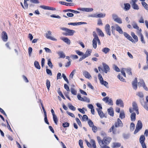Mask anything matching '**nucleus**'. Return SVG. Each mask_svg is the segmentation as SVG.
<instances>
[{
	"mask_svg": "<svg viewBox=\"0 0 148 148\" xmlns=\"http://www.w3.org/2000/svg\"><path fill=\"white\" fill-rule=\"evenodd\" d=\"M88 123L90 126L92 127L93 126H94L93 123L90 120H88Z\"/></svg>",
	"mask_w": 148,
	"mask_h": 148,
	"instance_id": "64",
	"label": "nucleus"
},
{
	"mask_svg": "<svg viewBox=\"0 0 148 148\" xmlns=\"http://www.w3.org/2000/svg\"><path fill=\"white\" fill-rule=\"evenodd\" d=\"M129 112L131 114L130 116V118L131 120L132 121H135L136 120V114L134 112H133V110L132 108H129Z\"/></svg>",
	"mask_w": 148,
	"mask_h": 148,
	"instance_id": "6",
	"label": "nucleus"
},
{
	"mask_svg": "<svg viewBox=\"0 0 148 148\" xmlns=\"http://www.w3.org/2000/svg\"><path fill=\"white\" fill-rule=\"evenodd\" d=\"M2 38L3 40L4 41L6 42L7 41L8 37L7 34L5 32L3 31L2 32Z\"/></svg>",
	"mask_w": 148,
	"mask_h": 148,
	"instance_id": "14",
	"label": "nucleus"
},
{
	"mask_svg": "<svg viewBox=\"0 0 148 148\" xmlns=\"http://www.w3.org/2000/svg\"><path fill=\"white\" fill-rule=\"evenodd\" d=\"M58 53L60 56V58H64L65 57L64 54L62 51H59L58 52Z\"/></svg>",
	"mask_w": 148,
	"mask_h": 148,
	"instance_id": "32",
	"label": "nucleus"
},
{
	"mask_svg": "<svg viewBox=\"0 0 148 148\" xmlns=\"http://www.w3.org/2000/svg\"><path fill=\"white\" fill-rule=\"evenodd\" d=\"M135 125L134 123H131L130 125V130L133 131Z\"/></svg>",
	"mask_w": 148,
	"mask_h": 148,
	"instance_id": "46",
	"label": "nucleus"
},
{
	"mask_svg": "<svg viewBox=\"0 0 148 148\" xmlns=\"http://www.w3.org/2000/svg\"><path fill=\"white\" fill-rule=\"evenodd\" d=\"M121 145L120 143H113L112 147L113 148H115L120 147Z\"/></svg>",
	"mask_w": 148,
	"mask_h": 148,
	"instance_id": "24",
	"label": "nucleus"
},
{
	"mask_svg": "<svg viewBox=\"0 0 148 148\" xmlns=\"http://www.w3.org/2000/svg\"><path fill=\"white\" fill-rule=\"evenodd\" d=\"M125 71H126L127 73L129 75H132V73L130 69L122 68L121 70V72L124 77H126V75L125 72Z\"/></svg>",
	"mask_w": 148,
	"mask_h": 148,
	"instance_id": "5",
	"label": "nucleus"
},
{
	"mask_svg": "<svg viewBox=\"0 0 148 148\" xmlns=\"http://www.w3.org/2000/svg\"><path fill=\"white\" fill-rule=\"evenodd\" d=\"M114 125L116 127H122L123 126V124L121 120L118 118L117 120V122L115 123Z\"/></svg>",
	"mask_w": 148,
	"mask_h": 148,
	"instance_id": "10",
	"label": "nucleus"
},
{
	"mask_svg": "<svg viewBox=\"0 0 148 148\" xmlns=\"http://www.w3.org/2000/svg\"><path fill=\"white\" fill-rule=\"evenodd\" d=\"M100 83L104 85L106 87H108V83L106 81L103 80Z\"/></svg>",
	"mask_w": 148,
	"mask_h": 148,
	"instance_id": "47",
	"label": "nucleus"
},
{
	"mask_svg": "<svg viewBox=\"0 0 148 148\" xmlns=\"http://www.w3.org/2000/svg\"><path fill=\"white\" fill-rule=\"evenodd\" d=\"M97 138L98 143H99L100 145L101 146V145H102L104 144V143H103V140H101V138L99 136H97Z\"/></svg>",
	"mask_w": 148,
	"mask_h": 148,
	"instance_id": "29",
	"label": "nucleus"
},
{
	"mask_svg": "<svg viewBox=\"0 0 148 148\" xmlns=\"http://www.w3.org/2000/svg\"><path fill=\"white\" fill-rule=\"evenodd\" d=\"M50 17L52 18L60 19L61 17L59 15L56 16V14H53L50 15Z\"/></svg>",
	"mask_w": 148,
	"mask_h": 148,
	"instance_id": "49",
	"label": "nucleus"
},
{
	"mask_svg": "<svg viewBox=\"0 0 148 148\" xmlns=\"http://www.w3.org/2000/svg\"><path fill=\"white\" fill-rule=\"evenodd\" d=\"M96 110L101 118H103L104 116V114L102 111L101 110H99L98 108H97Z\"/></svg>",
	"mask_w": 148,
	"mask_h": 148,
	"instance_id": "22",
	"label": "nucleus"
},
{
	"mask_svg": "<svg viewBox=\"0 0 148 148\" xmlns=\"http://www.w3.org/2000/svg\"><path fill=\"white\" fill-rule=\"evenodd\" d=\"M117 77L121 81L124 82V79L123 77L121 76L120 74L118 75L117 76Z\"/></svg>",
	"mask_w": 148,
	"mask_h": 148,
	"instance_id": "62",
	"label": "nucleus"
},
{
	"mask_svg": "<svg viewBox=\"0 0 148 148\" xmlns=\"http://www.w3.org/2000/svg\"><path fill=\"white\" fill-rule=\"evenodd\" d=\"M141 3L144 8L147 10H148V5L145 1L141 2Z\"/></svg>",
	"mask_w": 148,
	"mask_h": 148,
	"instance_id": "38",
	"label": "nucleus"
},
{
	"mask_svg": "<svg viewBox=\"0 0 148 148\" xmlns=\"http://www.w3.org/2000/svg\"><path fill=\"white\" fill-rule=\"evenodd\" d=\"M82 118L83 121H87L88 119V117L86 115H84L82 117Z\"/></svg>",
	"mask_w": 148,
	"mask_h": 148,
	"instance_id": "58",
	"label": "nucleus"
},
{
	"mask_svg": "<svg viewBox=\"0 0 148 148\" xmlns=\"http://www.w3.org/2000/svg\"><path fill=\"white\" fill-rule=\"evenodd\" d=\"M131 35L133 38L136 40V41L137 42L138 41V37L136 35H135L134 33L133 32H132L131 33Z\"/></svg>",
	"mask_w": 148,
	"mask_h": 148,
	"instance_id": "35",
	"label": "nucleus"
},
{
	"mask_svg": "<svg viewBox=\"0 0 148 148\" xmlns=\"http://www.w3.org/2000/svg\"><path fill=\"white\" fill-rule=\"evenodd\" d=\"M103 67L104 69V72L106 73H107L110 71V68L108 65L105 64H103Z\"/></svg>",
	"mask_w": 148,
	"mask_h": 148,
	"instance_id": "19",
	"label": "nucleus"
},
{
	"mask_svg": "<svg viewBox=\"0 0 148 148\" xmlns=\"http://www.w3.org/2000/svg\"><path fill=\"white\" fill-rule=\"evenodd\" d=\"M47 64L51 68H53V65L52 64L50 59L48 60Z\"/></svg>",
	"mask_w": 148,
	"mask_h": 148,
	"instance_id": "44",
	"label": "nucleus"
},
{
	"mask_svg": "<svg viewBox=\"0 0 148 148\" xmlns=\"http://www.w3.org/2000/svg\"><path fill=\"white\" fill-rule=\"evenodd\" d=\"M46 86L48 90H49L50 86V83L48 79H47L46 80Z\"/></svg>",
	"mask_w": 148,
	"mask_h": 148,
	"instance_id": "43",
	"label": "nucleus"
},
{
	"mask_svg": "<svg viewBox=\"0 0 148 148\" xmlns=\"http://www.w3.org/2000/svg\"><path fill=\"white\" fill-rule=\"evenodd\" d=\"M125 117V114L123 110H121L120 113L119 118L121 119H123Z\"/></svg>",
	"mask_w": 148,
	"mask_h": 148,
	"instance_id": "25",
	"label": "nucleus"
},
{
	"mask_svg": "<svg viewBox=\"0 0 148 148\" xmlns=\"http://www.w3.org/2000/svg\"><path fill=\"white\" fill-rule=\"evenodd\" d=\"M61 29L64 31L66 32L63 33V34L66 36H72L75 32V31L70 29L66 28H62Z\"/></svg>",
	"mask_w": 148,
	"mask_h": 148,
	"instance_id": "2",
	"label": "nucleus"
},
{
	"mask_svg": "<svg viewBox=\"0 0 148 148\" xmlns=\"http://www.w3.org/2000/svg\"><path fill=\"white\" fill-rule=\"evenodd\" d=\"M116 104L117 106H119L120 107H123L124 104L122 100L120 99H117L116 101Z\"/></svg>",
	"mask_w": 148,
	"mask_h": 148,
	"instance_id": "15",
	"label": "nucleus"
},
{
	"mask_svg": "<svg viewBox=\"0 0 148 148\" xmlns=\"http://www.w3.org/2000/svg\"><path fill=\"white\" fill-rule=\"evenodd\" d=\"M62 77H63L64 80L66 82L67 84L69 83V81L66 77V76L64 74H62Z\"/></svg>",
	"mask_w": 148,
	"mask_h": 148,
	"instance_id": "48",
	"label": "nucleus"
},
{
	"mask_svg": "<svg viewBox=\"0 0 148 148\" xmlns=\"http://www.w3.org/2000/svg\"><path fill=\"white\" fill-rule=\"evenodd\" d=\"M71 91L72 94L74 95H76L77 92V91L73 88H71Z\"/></svg>",
	"mask_w": 148,
	"mask_h": 148,
	"instance_id": "39",
	"label": "nucleus"
},
{
	"mask_svg": "<svg viewBox=\"0 0 148 148\" xmlns=\"http://www.w3.org/2000/svg\"><path fill=\"white\" fill-rule=\"evenodd\" d=\"M132 106L133 110L136 113L138 114H139L138 108L136 103L134 102L132 103Z\"/></svg>",
	"mask_w": 148,
	"mask_h": 148,
	"instance_id": "9",
	"label": "nucleus"
},
{
	"mask_svg": "<svg viewBox=\"0 0 148 148\" xmlns=\"http://www.w3.org/2000/svg\"><path fill=\"white\" fill-rule=\"evenodd\" d=\"M114 21L119 24H121L122 23L121 19L119 17L115 20Z\"/></svg>",
	"mask_w": 148,
	"mask_h": 148,
	"instance_id": "42",
	"label": "nucleus"
},
{
	"mask_svg": "<svg viewBox=\"0 0 148 148\" xmlns=\"http://www.w3.org/2000/svg\"><path fill=\"white\" fill-rule=\"evenodd\" d=\"M75 52L79 56H82L84 54V53L81 52L79 50H76Z\"/></svg>",
	"mask_w": 148,
	"mask_h": 148,
	"instance_id": "61",
	"label": "nucleus"
},
{
	"mask_svg": "<svg viewBox=\"0 0 148 148\" xmlns=\"http://www.w3.org/2000/svg\"><path fill=\"white\" fill-rule=\"evenodd\" d=\"M112 19L114 21L116 19L119 17L116 14L114 13L113 14H112Z\"/></svg>",
	"mask_w": 148,
	"mask_h": 148,
	"instance_id": "45",
	"label": "nucleus"
},
{
	"mask_svg": "<svg viewBox=\"0 0 148 148\" xmlns=\"http://www.w3.org/2000/svg\"><path fill=\"white\" fill-rule=\"evenodd\" d=\"M76 71V70H73L72 72L71 73L69 76V79L71 80L72 79H73L74 75Z\"/></svg>",
	"mask_w": 148,
	"mask_h": 148,
	"instance_id": "23",
	"label": "nucleus"
},
{
	"mask_svg": "<svg viewBox=\"0 0 148 148\" xmlns=\"http://www.w3.org/2000/svg\"><path fill=\"white\" fill-rule=\"evenodd\" d=\"M132 25L133 27L136 29H138L139 27L138 26L137 24L135 22H133L132 23Z\"/></svg>",
	"mask_w": 148,
	"mask_h": 148,
	"instance_id": "28",
	"label": "nucleus"
},
{
	"mask_svg": "<svg viewBox=\"0 0 148 148\" xmlns=\"http://www.w3.org/2000/svg\"><path fill=\"white\" fill-rule=\"evenodd\" d=\"M34 65L35 67L38 69H40V66L39 65V62L37 61H35L34 62Z\"/></svg>",
	"mask_w": 148,
	"mask_h": 148,
	"instance_id": "30",
	"label": "nucleus"
},
{
	"mask_svg": "<svg viewBox=\"0 0 148 148\" xmlns=\"http://www.w3.org/2000/svg\"><path fill=\"white\" fill-rule=\"evenodd\" d=\"M114 125H112L111 127L110 128V129L109 130V132H111L112 131H113V134H115V131L114 130Z\"/></svg>",
	"mask_w": 148,
	"mask_h": 148,
	"instance_id": "51",
	"label": "nucleus"
},
{
	"mask_svg": "<svg viewBox=\"0 0 148 148\" xmlns=\"http://www.w3.org/2000/svg\"><path fill=\"white\" fill-rule=\"evenodd\" d=\"M53 121L56 124H57V122H58V119L57 118L56 116H53Z\"/></svg>",
	"mask_w": 148,
	"mask_h": 148,
	"instance_id": "59",
	"label": "nucleus"
},
{
	"mask_svg": "<svg viewBox=\"0 0 148 148\" xmlns=\"http://www.w3.org/2000/svg\"><path fill=\"white\" fill-rule=\"evenodd\" d=\"M123 34L124 36L128 39L130 37H131L130 35L125 32H124Z\"/></svg>",
	"mask_w": 148,
	"mask_h": 148,
	"instance_id": "57",
	"label": "nucleus"
},
{
	"mask_svg": "<svg viewBox=\"0 0 148 148\" xmlns=\"http://www.w3.org/2000/svg\"><path fill=\"white\" fill-rule=\"evenodd\" d=\"M68 106L70 109L73 111H75L76 110L75 108L70 103L68 104Z\"/></svg>",
	"mask_w": 148,
	"mask_h": 148,
	"instance_id": "37",
	"label": "nucleus"
},
{
	"mask_svg": "<svg viewBox=\"0 0 148 148\" xmlns=\"http://www.w3.org/2000/svg\"><path fill=\"white\" fill-rule=\"evenodd\" d=\"M105 29L106 33L109 36L111 35V31L110 27V25L108 24H107L105 27Z\"/></svg>",
	"mask_w": 148,
	"mask_h": 148,
	"instance_id": "12",
	"label": "nucleus"
},
{
	"mask_svg": "<svg viewBox=\"0 0 148 148\" xmlns=\"http://www.w3.org/2000/svg\"><path fill=\"white\" fill-rule=\"evenodd\" d=\"M113 68L117 72H119L120 71L119 68L115 65L114 66Z\"/></svg>",
	"mask_w": 148,
	"mask_h": 148,
	"instance_id": "60",
	"label": "nucleus"
},
{
	"mask_svg": "<svg viewBox=\"0 0 148 148\" xmlns=\"http://www.w3.org/2000/svg\"><path fill=\"white\" fill-rule=\"evenodd\" d=\"M110 98L108 97H106L103 99V100L106 103H108V101Z\"/></svg>",
	"mask_w": 148,
	"mask_h": 148,
	"instance_id": "55",
	"label": "nucleus"
},
{
	"mask_svg": "<svg viewBox=\"0 0 148 148\" xmlns=\"http://www.w3.org/2000/svg\"><path fill=\"white\" fill-rule=\"evenodd\" d=\"M108 105L112 106L113 105V101L110 98L108 101V103H107Z\"/></svg>",
	"mask_w": 148,
	"mask_h": 148,
	"instance_id": "56",
	"label": "nucleus"
},
{
	"mask_svg": "<svg viewBox=\"0 0 148 148\" xmlns=\"http://www.w3.org/2000/svg\"><path fill=\"white\" fill-rule=\"evenodd\" d=\"M124 10L125 11H127L129 10L130 9V6L129 3H125L124 4Z\"/></svg>",
	"mask_w": 148,
	"mask_h": 148,
	"instance_id": "26",
	"label": "nucleus"
},
{
	"mask_svg": "<svg viewBox=\"0 0 148 148\" xmlns=\"http://www.w3.org/2000/svg\"><path fill=\"white\" fill-rule=\"evenodd\" d=\"M138 83L139 86H142L145 90H148V88L146 86L145 83L143 80H140Z\"/></svg>",
	"mask_w": 148,
	"mask_h": 148,
	"instance_id": "7",
	"label": "nucleus"
},
{
	"mask_svg": "<svg viewBox=\"0 0 148 148\" xmlns=\"http://www.w3.org/2000/svg\"><path fill=\"white\" fill-rule=\"evenodd\" d=\"M141 104L146 110L148 111V105H147V103H141Z\"/></svg>",
	"mask_w": 148,
	"mask_h": 148,
	"instance_id": "33",
	"label": "nucleus"
},
{
	"mask_svg": "<svg viewBox=\"0 0 148 148\" xmlns=\"http://www.w3.org/2000/svg\"><path fill=\"white\" fill-rule=\"evenodd\" d=\"M61 39L68 45H70L71 43L70 40L67 38L62 37L61 38Z\"/></svg>",
	"mask_w": 148,
	"mask_h": 148,
	"instance_id": "18",
	"label": "nucleus"
},
{
	"mask_svg": "<svg viewBox=\"0 0 148 148\" xmlns=\"http://www.w3.org/2000/svg\"><path fill=\"white\" fill-rule=\"evenodd\" d=\"M111 140V138L109 137H105L103 139V143L106 144H108L110 143Z\"/></svg>",
	"mask_w": 148,
	"mask_h": 148,
	"instance_id": "11",
	"label": "nucleus"
},
{
	"mask_svg": "<svg viewBox=\"0 0 148 148\" xmlns=\"http://www.w3.org/2000/svg\"><path fill=\"white\" fill-rule=\"evenodd\" d=\"M137 30V34L139 37L143 35L141 33L142 29H139V28Z\"/></svg>",
	"mask_w": 148,
	"mask_h": 148,
	"instance_id": "41",
	"label": "nucleus"
},
{
	"mask_svg": "<svg viewBox=\"0 0 148 148\" xmlns=\"http://www.w3.org/2000/svg\"><path fill=\"white\" fill-rule=\"evenodd\" d=\"M78 10L84 12H90L92 11L93 9L92 8H79L77 9Z\"/></svg>",
	"mask_w": 148,
	"mask_h": 148,
	"instance_id": "8",
	"label": "nucleus"
},
{
	"mask_svg": "<svg viewBox=\"0 0 148 148\" xmlns=\"http://www.w3.org/2000/svg\"><path fill=\"white\" fill-rule=\"evenodd\" d=\"M69 123L67 122H65L63 123L62 126L64 127H68L69 126Z\"/></svg>",
	"mask_w": 148,
	"mask_h": 148,
	"instance_id": "63",
	"label": "nucleus"
},
{
	"mask_svg": "<svg viewBox=\"0 0 148 148\" xmlns=\"http://www.w3.org/2000/svg\"><path fill=\"white\" fill-rule=\"evenodd\" d=\"M70 57L73 60L78 58V56L77 55H71Z\"/></svg>",
	"mask_w": 148,
	"mask_h": 148,
	"instance_id": "52",
	"label": "nucleus"
},
{
	"mask_svg": "<svg viewBox=\"0 0 148 148\" xmlns=\"http://www.w3.org/2000/svg\"><path fill=\"white\" fill-rule=\"evenodd\" d=\"M108 114L111 116H114V111L112 108H110L108 109Z\"/></svg>",
	"mask_w": 148,
	"mask_h": 148,
	"instance_id": "21",
	"label": "nucleus"
},
{
	"mask_svg": "<svg viewBox=\"0 0 148 148\" xmlns=\"http://www.w3.org/2000/svg\"><path fill=\"white\" fill-rule=\"evenodd\" d=\"M145 140V138L143 135L141 136L139 139V141L140 143H144Z\"/></svg>",
	"mask_w": 148,
	"mask_h": 148,
	"instance_id": "27",
	"label": "nucleus"
},
{
	"mask_svg": "<svg viewBox=\"0 0 148 148\" xmlns=\"http://www.w3.org/2000/svg\"><path fill=\"white\" fill-rule=\"evenodd\" d=\"M97 18H104L106 16V14L105 13H100L97 14Z\"/></svg>",
	"mask_w": 148,
	"mask_h": 148,
	"instance_id": "36",
	"label": "nucleus"
},
{
	"mask_svg": "<svg viewBox=\"0 0 148 148\" xmlns=\"http://www.w3.org/2000/svg\"><path fill=\"white\" fill-rule=\"evenodd\" d=\"M83 74L85 77L88 79H91V76L90 73L87 71H84L83 72Z\"/></svg>",
	"mask_w": 148,
	"mask_h": 148,
	"instance_id": "20",
	"label": "nucleus"
},
{
	"mask_svg": "<svg viewBox=\"0 0 148 148\" xmlns=\"http://www.w3.org/2000/svg\"><path fill=\"white\" fill-rule=\"evenodd\" d=\"M93 35L94 38L92 40V45L93 48L96 49L97 47V42L99 45H100L101 43L98 37L95 32H93Z\"/></svg>",
	"mask_w": 148,
	"mask_h": 148,
	"instance_id": "1",
	"label": "nucleus"
},
{
	"mask_svg": "<svg viewBox=\"0 0 148 148\" xmlns=\"http://www.w3.org/2000/svg\"><path fill=\"white\" fill-rule=\"evenodd\" d=\"M112 31L115 29L117 31L119 34H122L123 33V31L121 28L117 24H115L114 25L112 26L111 27Z\"/></svg>",
	"mask_w": 148,
	"mask_h": 148,
	"instance_id": "3",
	"label": "nucleus"
},
{
	"mask_svg": "<svg viewBox=\"0 0 148 148\" xmlns=\"http://www.w3.org/2000/svg\"><path fill=\"white\" fill-rule=\"evenodd\" d=\"M137 81L136 78H135L132 82V87L134 89L136 90L137 88Z\"/></svg>",
	"mask_w": 148,
	"mask_h": 148,
	"instance_id": "17",
	"label": "nucleus"
},
{
	"mask_svg": "<svg viewBox=\"0 0 148 148\" xmlns=\"http://www.w3.org/2000/svg\"><path fill=\"white\" fill-rule=\"evenodd\" d=\"M91 53V50L88 49H87L86 52L85 54L82 55L83 57L85 59L87 57L90 55Z\"/></svg>",
	"mask_w": 148,
	"mask_h": 148,
	"instance_id": "16",
	"label": "nucleus"
},
{
	"mask_svg": "<svg viewBox=\"0 0 148 148\" xmlns=\"http://www.w3.org/2000/svg\"><path fill=\"white\" fill-rule=\"evenodd\" d=\"M47 38L50 39L51 40L57 41V39L55 37L52 36H48Z\"/></svg>",
	"mask_w": 148,
	"mask_h": 148,
	"instance_id": "50",
	"label": "nucleus"
},
{
	"mask_svg": "<svg viewBox=\"0 0 148 148\" xmlns=\"http://www.w3.org/2000/svg\"><path fill=\"white\" fill-rule=\"evenodd\" d=\"M90 142L91 144H92V147L94 148H96V146L95 144V140L93 139H91L90 140Z\"/></svg>",
	"mask_w": 148,
	"mask_h": 148,
	"instance_id": "40",
	"label": "nucleus"
},
{
	"mask_svg": "<svg viewBox=\"0 0 148 148\" xmlns=\"http://www.w3.org/2000/svg\"><path fill=\"white\" fill-rule=\"evenodd\" d=\"M40 7L45 10H56V9L55 8L52 7L48 6L42 5L40 6Z\"/></svg>",
	"mask_w": 148,
	"mask_h": 148,
	"instance_id": "13",
	"label": "nucleus"
},
{
	"mask_svg": "<svg viewBox=\"0 0 148 148\" xmlns=\"http://www.w3.org/2000/svg\"><path fill=\"white\" fill-rule=\"evenodd\" d=\"M83 101H85L87 103H89L90 102V100L89 99L87 98L86 97H84V99Z\"/></svg>",
	"mask_w": 148,
	"mask_h": 148,
	"instance_id": "53",
	"label": "nucleus"
},
{
	"mask_svg": "<svg viewBox=\"0 0 148 148\" xmlns=\"http://www.w3.org/2000/svg\"><path fill=\"white\" fill-rule=\"evenodd\" d=\"M79 143L81 148H84L83 144V141L82 140H79Z\"/></svg>",
	"mask_w": 148,
	"mask_h": 148,
	"instance_id": "54",
	"label": "nucleus"
},
{
	"mask_svg": "<svg viewBox=\"0 0 148 148\" xmlns=\"http://www.w3.org/2000/svg\"><path fill=\"white\" fill-rule=\"evenodd\" d=\"M110 50L109 48L107 47H105L102 49V51L105 54H107L110 51Z\"/></svg>",
	"mask_w": 148,
	"mask_h": 148,
	"instance_id": "31",
	"label": "nucleus"
},
{
	"mask_svg": "<svg viewBox=\"0 0 148 148\" xmlns=\"http://www.w3.org/2000/svg\"><path fill=\"white\" fill-rule=\"evenodd\" d=\"M142 124L140 121H138L136 126V129L134 132V134H136L142 128Z\"/></svg>",
	"mask_w": 148,
	"mask_h": 148,
	"instance_id": "4",
	"label": "nucleus"
},
{
	"mask_svg": "<svg viewBox=\"0 0 148 148\" xmlns=\"http://www.w3.org/2000/svg\"><path fill=\"white\" fill-rule=\"evenodd\" d=\"M131 5L132 8L135 10H138L139 9L138 6L136 3L132 4Z\"/></svg>",
	"mask_w": 148,
	"mask_h": 148,
	"instance_id": "34",
	"label": "nucleus"
}]
</instances>
